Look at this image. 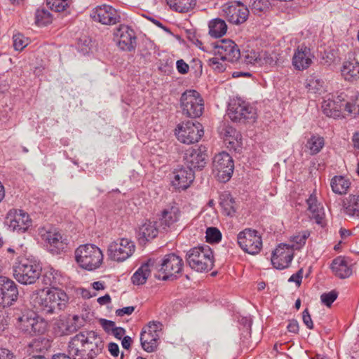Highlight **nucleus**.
Listing matches in <instances>:
<instances>
[{
	"instance_id": "obj_59",
	"label": "nucleus",
	"mask_w": 359,
	"mask_h": 359,
	"mask_svg": "<svg viewBox=\"0 0 359 359\" xmlns=\"http://www.w3.org/2000/svg\"><path fill=\"white\" fill-rule=\"evenodd\" d=\"M303 275V269H299L297 273L292 274L288 279L289 282H294L298 286L301 285Z\"/></svg>"
},
{
	"instance_id": "obj_1",
	"label": "nucleus",
	"mask_w": 359,
	"mask_h": 359,
	"mask_svg": "<svg viewBox=\"0 0 359 359\" xmlns=\"http://www.w3.org/2000/svg\"><path fill=\"white\" fill-rule=\"evenodd\" d=\"M74 255L79 266L88 271L100 268L103 262L102 251L93 244L81 245L76 249Z\"/></svg>"
},
{
	"instance_id": "obj_40",
	"label": "nucleus",
	"mask_w": 359,
	"mask_h": 359,
	"mask_svg": "<svg viewBox=\"0 0 359 359\" xmlns=\"http://www.w3.org/2000/svg\"><path fill=\"white\" fill-rule=\"evenodd\" d=\"M325 145V140L323 137L318 135H312L308 139L305 147L309 150L311 155H316L318 154Z\"/></svg>"
},
{
	"instance_id": "obj_13",
	"label": "nucleus",
	"mask_w": 359,
	"mask_h": 359,
	"mask_svg": "<svg viewBox=\"0 0 359 359\" xmlns=\"http://www.w3.org/2000/svg\"><path fill=\"white\" fill-rule=\"evenodd\" d=\"M233 161L226 152H221L215 155L212 161L213 171L217 172V176L223 182L228 181L233 171Z\"/></svg>"
},
{
	"instance_id": "obj_21",
	"label": "nucleus",
	"mask_w": 359,
	"mask_h": 359,
	"mask_svg": "<svg viewBox=\"0 0 359 359\" xmlns=\"http://www.w3.org/2000/svg\"><path fill=\"white\" fill-rule=\"evenodd\" d=\"M117 39V44L123 50L130 51L135 49L136 46V37L134 31L128 26L121 25L114 33Z\"/></svg>"
},
{
	"instance_id": "obj_45",
	"label": "nucleus",
	"mask_w": 359,
	"mask_h": 359,
	"mask_svg": "<svg viewBox=\"0 0 359 359\" xmlns=\"http://www.w3.org/2000/svg\"><path fill=\"white\" fill-rule=\"evenodd\" d=\"M336 102L331 99L324 100L322 103V109L323 113L329 117L334 118H340V111L339 109H334L336 108Z\"/></svg>"
},
{
	"instance_id": "obj_5",
	"label": "nucleus",
	"mask_w": 359,
	"mask_h": 359,
	"mask_svg": "<svg viewBox=\"0 0 359 359\" xmlns=\"http://www.w3.org/2000/svg\"><path fill=\"white\" fill-rule=\"evenodd\" d=\"M180 104L183 114L190 118L201 116L204 109L203 100L195 90H187L183 93Z\"/></svg>"
},
{
	"instance_id": "obj_29",
	"label": "nucleus",
	"mask_w": 359,
	"mask_h": 359,
	"mask_svg": "<svg viewBox=\"0 0 359 359\" xmlns=\"http://www.w3.org/2000/svg\"><path fill=\"white\" fill-rule=\"evenodd\" d=\"M160 230H162L158 222L147 221L139 228V240L148 241L156 238Z\"/></svg>"
},
{
	"instance_id": "obj_17",
	"label": "nucleus",
	"mask_w": 359,
	"mask_h": 359,
	"mask_svg": "<svg viewBox=\"0 0 359 359\" xmlns=\"http://www.w3.org/2000/svg\"><path fill=\"white\" fill-rule=\"evenodd\" d=\"M18 290L16 284L5 276H0V306H11L17 300Z\"/></svg>"
},
{
	"instance_id": "obj_12",
	"label": "nucleus",
	"mask_w": 359,
	"mask_h": 359,
	"mask_svg": "<svg viewBox=\"0 0 359 359\" xmlns=\"http://www.w3.org/2000/svg\"><path fill=\"white\" fill-rule=\"evenodd\" d=\"M184 161L187 167L194 172L195 170H202L208 163L206 148L201 146L187 149L184 154Z\"/></svg>"
},
{
	"instance_id": "obj_28",
	"label": "nucleus",
	"mask_w": 359,
	"mask_h": 359,
	"mask_svg": "<svg viewBox=\"0 0 359 359\" xmlns=\"http://www.w3.org/2000/svg\"><path fill=\"white\" fill-rule=\"evenodd\" d=\"M308 210L311 212V217L315 222L321 226L324 224L325 212L323 208L318 203L315 195L311 194L306 200Z\"/></svg>"
},
{
	"instance_id": "obj_58",
	"label": "nucleus",
	"mask_w": 359,
	"mask_h": 359,
	"mask_svg": "<svg viewBox=\"0 0 359 359\" xmlns=\"http://www.w3.org/2000/svg\"><path fill=\"white\" fill-rule=\"evenodd\" d=\"M176 67L178 72L182 74H187L189 69V65L182 59L177 61Z\"/></svg>"
},
{
	"instance_id": "obj_52",
	"label": "nucleus",
	"mask_w": 359,
	"mask_h": 359,
	"mask_svg": "<svg viewBox=\"0 0 359 359\" xmlns=\"http://www.w3.org/2000/svg\"><path fill=\"white\" fill-rule=\"evenodd\" d=\"M224 142L227 145V147L233 149L234 150L239 149L242 147V136L240 134V138H236V136L233 135L229 137H224Z\"/></svg>"
},
{
	"instance_id": "obj_36",
	"label": "nucleus",
	"mask_w": 359,
	"mask_h": 359,
	"mask_svg": "<svg viewBox=\"0 0 359 359\" xmlns=\"http://www.w3.org/2000/svg\"><path fill=\"white\" fill-rule=\"evenodd\" d=\"M220 205L224 214L232 217L234 215L237 205L234 198L229 194H223L220 196Z\"/></svg>"
},
{
	"instance_id": "obj_32",
	"label": "nucleus",
	"mask_w": 359,
	"mask_h": 359,
	"mask_svg": "<svg viewBox=\"0 0 359 359\" xmlns=\"http://www.w3.org/2000/svg\"><path fill=\"white\" fill-rule=\"evenodd\" d=\"M243 57L245 62L248 64H253V65H262L264 64H271L272 60L269 59L266 53H258L253 50H246L243 52Z\"/></svg>"
},
{
	"instance_id": "obj_10",
	"label": "nucleus",
	"mask_w": 359,
	"mask_h": 359,
	"mask_svg": "<svg viewBox=\"0 0 359 359\" xmlns=\"http://www.w3.org/2000/svg\"><path fill=\"white\" fill-rule=\"evenodd\" d=\"M175 134L180 142L190 144L197 142L201 138L203 129L198 122L187 121L177 126Z\"/></svg>"
},
{
	"instance_id": "obj_20",
	"label": "nucleus",
	"mask_w": 359,
	"mask_h": 359,
	"mask_svg": "<svg viewBox=\"0 0 359 359\" xmlns=\"http://www.w3.org/2000/svg\"><path fill=\"white\" fill-rule=\"evenodd\" d=\"M50 300V289L36 290L30 295V304L36 311L43 314L53 313Z\"/></svg>"
},
{
	"instance_id": "obj_26",
	"label": "nucleus",
	"mask_w": 359,
	"mask_h": 359,
	"mask_svg": "<svg viewBox=\"0 0 359 359\" xmlns=\"http://www.w3.org/2000/svg\"><path fill=\"white\" fill-rule=\"evenodd\" d=\"M179 216L180 210L175 205L168 206L163 209L158 222L161 229L165 230L175 223L178 220Z\"/></svg>"
},
{
	"instance_id": "obj_4",
	"label": "nucleus",
	"mask_w": 359,
	"mask_h": 359,
	"mask_svg": "<svg viewBox=\"0 0 359 359\" xmlns=\"http://www.w3.org/2000/svg\"><path fill=\"white\" fill-rule=\"evenodd\" d=\"M16 327L22 332L29 336L43 334L46 323L33 311H26L17 318Z\"/></svg>"
},
{
	"instance_id": "obj_47",
	"label": "nucleus",
	"mask_w": 359,
	"mask_h": 359,
	"mask_svg": "<svg viewBox=\"0 0 359 359\" xmlns=\"http://www.w3.org/2000/svg\"><path fill=\"white\" fill-rule=\"evenodd\" d=\"M323 83L320 79L311 76L306 80L305 87L309 92L316 93L321 90Z\"/></svg>"
},
{
	"instance_id": "obj_49",
	"label": "nucleus",
	"mask_w": 359,
	"mask_h": 359,
	"mask_svg": "<svg viewBox=\"0 0 359 359\" xmlns=\"http://www.w3.org/2000/svg\"><path fill=\"white\" fill-rule=\"evenodd\" d=\"M46 4L52 11L62 12L68 7L69 0H46Z\"/></svg>"
},
{
	"instance_id": "obj_22",
	"label": "nucleus",
	"mask_w": 359,
	"mask_h": 359,
	"mask_svg": "<svg viewBox=\"0 0 359 359\" xmlns=\"http://www.w3.org/2000/svg\"><path fill=\"white\" fill-rule=\"evenodd\" d=\"M215 48L222 61L234 62L241 55L238 46L231 40H222L215 46Z\"/></svg>"
},
{
	"instance_id": "obj_37",
	"label": "nucleus",
	"mask_w": 359,
	"mask_h": 359,
	"mask_svg": "<svg viewBox=\"0 0 359 359\" xmlns=\"http://www.w3.org/2000/svg\"><path fill=\"white\" fill-rule=\"evenodd\" d=\"M166 1L170 8L180 13L189 12L196 4V0H166Z\"/></svg>"
},
{
	"instance_id": "obj_48",
	"label": "nucleus",
	"mask_w": 359,
	"mask_h": 359,
	"mask_svg": "<svg viewBox=\"0 0 359 359\" xmlns=\"http://www.w3.org/2000/svg\"><path fill=\"white\" fill-rule=\"evenodd\" d=\"M270 5L269 0H250V6L255 14L259 15L269 9Z\"/></svg>"
},
{
	"instance_id": "obj_54",
	"label": "nucleus",
	"mask_w": 359,
	"mask_h": 359,
	"mask_svg": "<svg viewBox=\"0 0 359 359\" xmlns=\"http://www.w3.org/2000/svg\"><path fill=\"white\" fill-rule=\"evenodd\" d=\"M69 323H70V326L72 327V333L76 332L79 329L83 327L85 325V320L82 317H79L77 315H75L72 317V318H68Z\"/></svg>"
},
{
	"instance_id": "obj_42",
	"label": "nucleus",
	"mask_w": 359,
	"mask_h": 359,
	"mask_svg": "<svg viewBox=\"0 0 359 359\" xmlns=\"http://www.w3.org/2000/svg\"><path fill=\"white\" fill-rule=\"evenodd\" d=\"M62 279L60 272L53 269L47 271L43 276L44 284L51 285L52 288H57V286L61 284Z\"/></svg>"
},
{
	"instance_id": "obj_16",
	"label": "nucleus",
	"mask_w": 359,
	"mask_h": 359,
	"mask_svg": "<svg viewBox=\"0 0 359 359\" xmlns=\"http://www.w3.org/2000/svg\"><path fill=\"white\" fill-rule=\"evenodd\" d=\"M222 11L226 20L236 25L245 22L249 15L248 8L237 1L224 4Z\"/></svg>"
},
{
	"instance_id": "obj_27",
	"label": "nucleus",
	"mask_w": 359,
	"mask_h": 359,
	"mask_svg": "<svg viewBox=\"0 0 359 359\" xmlns=\"http://www.w3.org/2000/svg\"><path fill=\"white\" fill-rule=\"evenodd\" d=\"M53 313L64 310L69 302V297L66 292L58 288L50 289Z\"/></svg>"
},
{
	"instance_id": "obj_56",
	"label": "nucleus",
	"mask_w": 359,
	"mask_h": 359,
	"mask_svg": "<svg viewBox=\"0 0 359 359\" xmlns=\"http://www.w3.org/2000/svg\"><path fill=\"white\" fill-rule=\"evenodd\" d=\"M100 324L102 325L104 330L107 333H111L113 329L115 328V323L111 320L101 318L100 320Z\"/></svg>"
},
{
	"instance_id": "obj_38",
	"label": "nucleus",
	"mask_w": 359,
	"mask_h": 359,
	"mask_svg": "<svg viewBox=\"0 0 359 359\" xmlns=\"http://www.w3.org/2000/svg\"><path fill=\"white\" fill-rule=\"evenodd\" d=\"M227 30V25L224 20L215 18L209 22V34L215 38L224 36Z\"/></svg>"
},
{
	"instance_id": "obj_41",
	"label": "nucleus",
	"mask_w": 359,
	"mask_h": 359,
	"mask_svg": "<svg viewBox=\"0 0 359 359\" xmlns=\"http://www.w3.org/2000/svg\"><path fill=\"white\" fill-rule=\"evenodd\" d=\"M354 102H346L344 104L337 102L336 108L334 109H339L340 111V117H344L342 111L344 110L348 112V114L353 115L354 116L359 115V95H355Z\"/></svg>"
},
{
	"instance_id": "obj_46",
	"label": "nucleus",
	"mask_w": 359,
	"mask_h": 359,
	"mask_svg": "<svg viewBox=\"0 0 359 359\" xmlns=\"http://www.w3.org/2000/svg\"><path fill=\"white\" fill-rule=\"evenodd\" d=\"M52 22L51 14L44 9H38L35 13V22L38 26H46Z\"/></svg>"
},
{
	"instance_id": "obj_18",
	"label": "nucleus",
	"mask_w": 359,
	"mask_h": 359,
	"mask_svg": "<svg viewBox=\"0 0 359 359\" xmlns=\"http://www.w3.org/2000/svg\"><path fill=\"white\" fill-rule=\"evenodd\" d=\"M293 257V250L290 245L280 243L272 252L271 263L274 268L284 269L289 266Z\"/></svg>"
},
{
	"instance_id": "obj_51",
	"label": "nucleus",
	"mask_w": 359,
	"mask_h": 359,
	"mask_svg": "<svg viewBox=\"0 0 359 359\" xmlns=\"http://www.w3.org/2000/svg\"><path fill=\"white\" fill-rule=\"evenodd\" d=\"M13 47L15 50L20 51L23 50L28 44L27 39L22 34L18 33L13 35Z\"/></svg>"
},
{
	"instance_id": "obj_7",
	"label": "nucleus",
	"mask_w": 359,
	"mask_h": 359,
	"mask_svg": "<svg viewBox=\"0 0 359 359\" xmlns=\"http://www.w3.org/2000/svg\"><path fill=\"white\" fill-rule=\"evenodd\" d=\"M163 325L160 322H149L144 327L140 334V342L142 348L151 353L157 349L158 341L162 334Z\"/></svg>"
},
{
	"instance_id": "obj_15",
	"label": "nucleus",
	"mask_w": 359,
	"mask_h": 359,
	"mask_svg": "<svg viewBox=\"0 0 359 359\" xmlns=\"http://www.w3.org/2000/svg\"><path fill=\"white\" fill-rule=\"evenodd\" d=\"M90 17L103 25H113L121 22V17L117 10L109 5H102L95 8Z\"/></svg>"
},
{
	"instance_id": "obj_60",
	"label": "nucleus",
	"mask_w": 359,
	"mask_h": 359,
	"mask_svg": "<svg viewBox=\"0 0 359 359\" xmlns=\"http://www.w3.org/2000/svg\"><path fill=\"white\" fill-rule=\"evenodd\" d=\"M135 311V306H126L122 309H117L116 314L117 316H123L124 315H130Z\"/></svg>"
},
{
	"instance_id": "obj_11",
	"label": "nucleus",
	"mask_w": 359,
	"mask_h": 359,
	"mask_svg": "<svg viewBox=\"0 0 359 359\" xmlns=\"http://www.w3.org/2000/svg\"><path fill=\"white\" fill-rule=\"evenodd\" d=\"M183 264L182 259L175 254L165 255L158 266V271L163 274L162 280L175 278L177 274L182 272Z\"/></svg>"
},
{
	"instance_id": "obj_61",
	"label": "nucleus",
	"mask_w": 359,
	"mask_h": 359,
	"mask_svg": "<svg viewBox=\"0 0 359 359\" xmlns=\"http://www.w3.org/2000/svg\"><path fill=\"white\" fill-rule=\"evenodd\" d=\"M287 328L290 332L296 334L299 332V323L296 320H289Z\"/></svg>"
},
{
	"instance_id": "obj_2",
	"label": "nucleus",
	"mask_w": 359,
	"mask_h": 359,
	"mask_svg": "<svg viewBox=\"0 0 359 359\" xmlns=\"http://www.w3.org/2000/svg\"><path fill=\"white\" fill-rule=\"evenodd\" d=\"M188 265L198 272L208 271L214 266V257L211 248L206 245L191 248L186 254Z\"/></svg>"
},
{
	"instance_id": "obj_24",
	"label": "nucleus",
	"mask_w": 359,
	"mask_h": 359,
	"mask_svg": "<svg viewBox=\"0 0 359 359\" xmlns=\"http://www.w3.org/2000/svg\"><path fill=\"white\" fill-rule=\"evenodd\" d=\"M194 178V172L191 169L182 167L173 172L172 184L177 189L185 190L190 186Z\"/></svg>"
},
{
	"instance_id": "obj_8",
	"label": "nucleus",
	"mask_w": 359,
	"mask_h": 359,
	"mask_svg": "<svg viewBox=\"0 0 359 359\" xmlns=\"http://www.w3.org/2000/svg\"><path fill=\"white\" fill-rule=\"evenodd\" d=\"M238 243L243 251L250 255L258 254L262 248V240L259 232L245 229L237 236Z\"/></svg>"
},
{
	"instance_id": "obj_35",
	"label": "nucleus",
	"mask_w": 359,
	"mask_h": 359,
	"mask_svg": "<svg viewBox=\"0 0 359 359\" xmlns=\"http://www.w3.org/2000/svg\"><path fill=\"white\" fill-rule=\"evenodd\" d=\"M332 190L337 194H346L350 187L351 182L349 180L344 176H334L330 182Z\"/></svg>"
},
{
	"instance_id": "obj_34",
	"label": "nucleus",
	"mask_w": 359,
	"mask_h": 359,
	"mask_svg": "<svg viewBox=\"0 0 359 359\" xmlns=\"http://www.w3.org/2000/svg\"><path fill=\"white\" fill-rule=\"evenodd\" d=\"M344 208L347 215L359 217V195H349L344 202Z\"/></svg>"
},
{
	"instance_id": "obj_33",
	"label": "nucleus",
	"mask_w": 359,
	"mask_h": 359,
	"mask_svg": "<svg viewBox=\"0 0 359 359\" xmlns=\"http://www.w3.org/2000/svg\"><path fill=\"white\" fill-rule=\"evenodd\" d=\"M46 240L49 244V250L53 253L57 254L65 248V243L58 232H48Z\"/></svg>"
},
{
	"instance_id": "obj_9",
	"label": "nucleus",
	"mask_w": 359,
	"mask_h": 359,
	"mask_svg": "<svg viewBox=\"0 0 359 359\" xmlns=\"http://www.w3.org/2000/svg\"><path fill=\"white\" fill-rule=\"evenodd\" d=\"M227 114L231 121L236 122L255 120L256 118L255 108L241 99L231 101L228 108Z\"/></svg>"
},
{
	"instance_id": "obj_19",
	"label": "nucleus",
	"mask_w": 359,
	"mask_h": 359,
	"mask_svg": "<svg viewBox=\"0 0 359 359\" xmlns=\"http://www.w3.org/2000/svg\"><path fill=\"white\" fill-rule=\"evenodd\" d=\"M85 353L83 359H94L104 348V342L100 335L94 331H86Z\"/></svg>"
},
{
	"instance_id": "obj_6",
	"label": "nucleus",
	"mask_w": 359,
	"mask_h": 359,
	"mask_svg": "<svg viewBox=\"0 0 359 359\" xmlns=\"http://www.w3.org/2000/svg\"><path fill=\"white\" fill-rule=\"evenodd\" d=\"M135 245L128 238H118L111 242L107 250L108 257L114 262H122L134 253Z\"/></svg>"
},
{
	"instance_id": "obj_44",
	"label": "nucleus",
	"mask_w": 359,
	"mask_h": 359,
	"mask_svg": "<svg viewBox=\"0 0 359 359\" xmlns=\"http://www.w3.org/2000/svg\"><path fill=\"white\" fill-rule=\"evenodd\" d=\"M68 318H60L54 324V332L58 336L68 335L72 333Z\"/></svg>"
},
{
	"instance_id": "obj_57",
	"label": "nucleus",
	"mask_w": 359,
	"mask_h": 359,
	"mask_svg": "<svg viewBox=\"0 0 359 359\" xmlns=\"http://www.w3.org/2000/svg\"><path fill=\"white\" fill-rule=\"evenodd\" d=\"M302 320L307 328L310 330L313 328V323L307 309H306L302 313Z\"/></svg>"
},
{
	"instance_id": "obj_14",
	"label": "nucleus",
	"mask_w": 359,
	"mask_h": 359,
	"mask_svg": "<svg viewBox=\"0 0 359 359\" xmlns=\"http://www.w3.org/2000/svg\"><path fill=\"white\" fill-rule=\"evenodd\" d=\"M5 223L12 231L25 232L31 226L32 220L23 210L11 209L7 213Z\"/></svg>"
},
{
	"instance_id": "obj_23",
	"label": "nucleus",
	"mask_w": 359,
	"mask_h": 359,
	"mask_svg": "<svg viewBox=\"0 0 359 359\" xmlns=\"http://www.w3.org/2000/svg\"><path fill=\"white\" fill-rule=\"evenodd\" d=\"M314 55L311 49L306 46L302 45L294 50L292 57V65L299 71L308 69L313 62Z\"/></svg>"
},
{
	"instance_id": "obj_55",
	"label": "nucleus",
	"mask_w": 359,
	"mask_h": 359,
	"mask_svg": "<svg viewBox=\"0 0 359 359\" xmlns=\"http://www.w3.org/2000/svg\"><path fill=\"white\" fill-rule=\"evenodd\" d=\"M221 59L215 57L210 58L208 60L209 66H210L214 70L218 72H222L226 69V65L222 62H221L219 60Z\"/></svg>"
},
{
	"instance_id": "obj_39",
	"label": "nucleus",
	"mask_w": 359,
	"mask_h": 359,
	"mask_svg": "<svg viewBox=\"0 0 359 359\" xmlns=\"http://www.w3.org/2000/svg\"><path fill=\"white\" fill-rule=\"evenodd\" d=\"M151 261L149 260L147 263L142 264L133 275L132 282L135 285H142L146 283L151 270L149 269Z\"/></svg>"
},
{
	"instance_id": "obj_53",
	"label": "nucleus",
	"mask_w": 359,
	"mask_h": 359,
	"mask_svg": "<svg viewBox=\"0 0 359 359\" xmlns=\"http://www.w3.org/2000/svg\"><path fill=\"white\" fill-rule=\"evenodd\" d=\"M338 293L335 290H332L327 293H323L320 296L321 302L327 306H330L337 298Z\"/></svg>"
},
{
	"instance_id": "obj_63",
	"label": "nucleus",
	"mask_w": 359,
	"mask_h": 359,
	"mask_svg": "<svg viewBox=\"0 0 359 359\" xmlns=\"http://www.w3.org/2000/svg\"><path fill=\"white\" fill-rule=\"evenodd\" d=\"M125 333V329L121 327H115L111 332V334L118 339H121Z\"/></svg>"
},
{
	"instance_id": "obj_64",
	"label": "nucleus",
	"mask_w": 359,
	"mask_h": 359,
	"mask_svg": "<svg viewBox=\"0 0 359 359\" xmlns=\"http://www.w3.org/2000/svg\"><path fill=\"white\" fill-rule=\"evenodd\" d=\"M13 354L8 349L0 348V359H13Z\"/></svg>"
},
{
	"instance_id": "obj_62",
	"label": "nucleus",
	"mask_w": 359,
	"mask_h": 359,
	"mask_svg": "<svg viewBox=\"0 0 359 359\" xmlns=\"http://www.w3.org/2000/svg\"><path fill=\"white\" fill-rule=\"evenodd\" d=\"M108 349L111 355L116 357L119 353V348L117 344L111 342L109 344Z\"/></svg>"
},
{
	"instance_id": "obj_25",
	"label": "nucleus",
	"mask_w": 359,
	"mask_h": 359,
	"mask_svg": "<svg viewBox=\"0 0 359 359\" xmlns=\"http://www.w3.org/2000/svg\"><path fill=\"white\" fill-rule=\"evenodd\" d=\"M86 331H81L71 338L68 345V353L72 359H83L85 353Z\"/></svg>"
},
{
	"instance_id": "obj_31",
	"label": "nucleus",
	"mask_w": 359,
	"mask_h": 359,
	"mask_svg": "<svg viewBox=\"0 0 359 359\" xmlns=\"http://www.w3.org/2000/svg\"><path fill=\"white\" fill-rule=\"evenodd\" d=\"M331 269L334 275L339 278H348L352 273L351 267L348 265L345 259L341 257H338L332 261Z\"/></svg>"
},
{
	"instance_id": "obj_3",
	"label": "nucleus",
	"mask_w": 359,
	"mask_h": 359,
	"mask_svg": "<svg viewBox=\"0 0 359 359\" xmlns=\"http://www.w3.org/2000/svg\"><path fill=\"white\" fill-rule=\"evenodd\" d=\"M40 274L39 266L27 258H21L13 266V276L21 284L34 283Z\"/></svg>"
},
{
	"instance_id": "obj_30",
	"label": "nucleus",
	"mask_w": 359,
	"mask_h": 359,
	"mask_svg": "<svg viewBox=\"0 0 359 359\" xmlns=\"http://www.w3.org/2000/svg\"><path fill=\"white\" fill-rule=\"evenodd\" d=\"M341 75L344 79L351 82L359 80V62L353 61H345L341 67Z\"/></svg>"
},
{
	"instance_id": "obj_43",
	"label": "nucleus",
	"mask_w": 359,
	"mask_h": 359,
	"mask_svg": "<svg viewBox=\"0 0 359 359\" xmlns=\"http://www.w3.org/2000/svg\"><path fill=\"white\" fill-rule=\"evenodd\" d=\"M310 236V231L309 230H304L297 233L290 237V242L292 243L290 245V248L292 250H299L301 249L306 243V241Z\"/></svg>"
},
{
	"instance_id": "obj_50",
	"label": "nucleus",
	"mask_w": 359,
	"mask_h": 359,
	"mask_svg": "<svg viewBox=\"0 0 359 359\" xmlns=\"http://www.w3.org/2000/svg\"><path fill=\"white\" fill-rule=\"evenodd\" d=\"M205 238L208 243H218L222 239V233L216 227H209L206 230Z\"/></svg>"
}]
</instances>
